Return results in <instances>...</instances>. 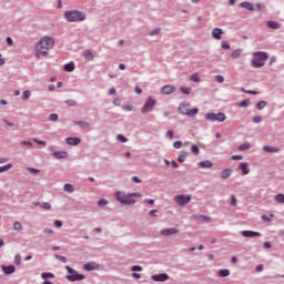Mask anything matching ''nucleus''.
<instances>
[{
  "label": "nucleus",
  "instance_id": "1",
  "mask_svg": "<svg viewBox=\"0 0 284 284\" xmlns=\"http://www.w3.org/2000/svg\"><path fill=\"white\" fill-rule=\"evenodd\" d=\"M54 48V38L44 36L40 39V41L36 44V57L39 59L40 57H48L50 50Z\"/></svg>",
  "mask_w": 284,
  "mask_h": 284
},
{
  "label": "nucleus",
  "instance_id": "2",
  "mask_svg": "<svg viewBox=\"0 0 284 284\" xmlns=\"http://www.w3.org/2000/svg\"><path fill=\"white\" fill-rule=\"evenodd\" d=\"M64 19H67L69 23H79L81 21H85L88 16L83 11L70 10L64 12Z\"/></svg>",
  "mask_w": 284,
  "mask_h": 284
},
{
  "label": "nucleus",
  "instance_id": "3",
  "mask_svg": "<svg viewBox=\"0 0 284 284\" xmlns=\"http://www.w3.org/2000/svg\"><path fill=\"white\" fill-rule=\"evenodd\" d=\"M268 55L266 52H255L253 54V59H252V65L253 68H263V65H265V61H267Z\"/></svg>",
  "mask_w": 284,
  "mask_h": 284
},
{
  "label": "nucleus",
  "instance_id": "4",
  "mask_svg": "<svg viewBox=\"0 0 284 284\" xmlns=\"http://www.w3.org/2000/svg\"><path fill=\"white\" fill-rule=\"evenodd\" d=\"M115 199L122 205H134V203H136V200H134L131 194L121 191L115 192Z\"/></svg>",
  "mask_w": 284,
  "mask_h": 284
},
{
  "label": "nucleus",
  "instance_id": "5",
  "mask_svg": "<svg viewBox=\"0 0 284 284\" xmlns=\"http://www.w3.org/2000/svg\"><path fill=\"white\" fill-rule=\"evenodd\" d=\"M192 105L190 103L187 104H181L179 106L180 114H184L186 116H196L199 114V108L191 109Z\"/></svg>",
  "mask_w": 284,
  "mask_h": 284
},
{
  "label": "nucleus",
  "instance_id": "6",
  "mask_svg": "<svg viewBox=\"0 0 284 284\" xmlns=\"http://www.w3.org/2000/svg\"><path fill=\"white\" fill-rule=\"evenodd\" d=\"M65 270L70 274L67 275V281H71V283H74V281H83V278H85V275L79 274V272L74 271V268L70 266H65Z\"/></svg>",
  "mask_w": 284,
  "mask_h": 284
},
{
  "label": "nucleus",
  "instance_id": "7",
  "mask_svg": "<svg viewBox=\"0 0 284 284\" xmlns=\"http://www.w3.org/2000/svg\"><path fill=\"white\" fill-rule=\"evenodd\" d=\"M174 201L178 205L183 207V206L187 205V203H190V201H192V195H176L174 197Z\"/></svg>",
  "mask_w": 284,
  "mask_h": 284
},
{
  "label": "nucleus",
  "instance_id": "8",
  "mask_svg": "<svg viewBox=\"0 0 284 284\" xmlns=\"http://www.w3.org/2000/svg\"><path fill=\"white\" fill-rule=\"evenodd\" d=\"M156 105V100L152 99V97L148 98L145 104L142 108V114H148L151 110Z\"/></svg>",
  "mask_w": 284,
  "mask_h": 284
},
{
  "label": "nucleus",
  "instance_id": "9",
  "mask_svg": "<svg viewBox=\"0 0 284 284\" xmlns=\"http://www.w3.org/2000/svg\"><path fill=\"white\" fill-rule=\"evenodd\" d=\"M151 278L156 283H165V281H170V275H168V273H162V274L152 275Z\"/></svg>",
  "mask_w": 284,
  "mask_h": 284
},
{
  "label": "nucleus",
  "instance_id": "10",
  "mask_svg": "<svg viewBox=\"0 0 284 284\" xmlns=\"http://www.w3.org/2000/svg\"><path fill=\"white\" fill-rule=\"evenodd\" d=\"M212 38L215 39V41H221V39H223V29L221 28H214L211 32Z\"/></svg>",
  "mask_w": 284,
  "mask_h": 284
},
{
  "label": "nucleus",
  "instance_id": "11",
  "mask_svg": "<svg viewBox=\"0 0 284 284\" xmlns=\"http://www.w3.org/2000/svg\"><path fill=\"white\" fill-rule=\"evenodd\" d=\"M242 236H244L245 239H252L254 236H261L260 232H254V231H242L241 232Z\"/></svg>",
  "mask_w": 284,
  "mask_h": 284
},
{
  "label": "nucleus",
  "instance_id": "12",
  "mask_svg": "<svg viewBox=\"0 0 284 284\" xmlns=\"http://www.w3.org/2000/svg\"><path fill=\"white\" fill-rule=\"evenodd\" d=\"M161 234L162 236H172V234H179V229H164Z\"/></svg>",
  "mask_w": 284,
  "mask_h": 284
},
{
  "label": "nucleus",
  "instance_id": "13",
  "mask_svg": "<svg viewBox=\"0 0 284 284\" xmlns=\"http://www.w3.org/2000/svg\"><path fill=\"white\" fill-rule=\"evenodd\" d=\"M239 170L242 171V176H246L250 173V168L247 166V162H241L239 165Z\"/></svg>",
  "mask_w": 284,
  "mask_h": 284
},
{
  "label": "nucleus",
  "instance_id": "14",
  "mask_svg": "<svg viewBox=\"0 0 284 284\" xmlns=\"http://www.w3.org/2000/svg\"><path fill=\"white\" fill-rule=\"evenodd\" d=\"M173 92H176V88L173 85H164L162 88V94H173Z\"/></svg>",
  "mask_w": 284,
  "mask_h": 284
},
{
  "label": "nucleus",
  "instance_id": "15",
  "mask_svg": "<svg viewBox=\"0 0 284 284\" xmlns=\"http://www.w3.org/2000/svg\"><path fill=\"white\" fill-rule=\"evenodd\" d=\"M267 28H270L271 30H278L281 28V23L270 20L266 22Z\"/></svg>",
  "mask_w": 284,
  "mask_h": 284
},
{
  "label": "nucleus",
  "instance_id": "16",
  "mask_svg": "<svg viewBox=\"0 0 284 284\" xmlns=\"http://www.w3.org/2000/svg\"><path fill=\"white\" fill-rule=\"evenodd\" d=\"M65 142L68 143V145H79V143H81V139H79V138H67Z\"/></svg>",
  "mask_w": 284,
  "mask_h": 284
},
{
  "label": "nucleus",
  "instance_id": "17",
  "mask_svg": "<svg viewBox=\"0 0 284 284\" xmlns=\"http://www.w3.org/2000/svg\"><path fill=\"white\" fill-rule=\"evenodd\" d=\"M240 7L245 8V10H250V11L254 10V4L247 1L241 2Z\"/></svg>",
  "mask_w": 284,
  "mask_h": 284
},
{
  "label": "nucleus",
  "instance_id": "18",
  "mask_svg": "<svg viewBox=\"0 0 284 284\" xmlns=\"http://www.w3.org/2000/svg\"><path fill=\"white\" fill-rule=\"evenodd\" d=\"M53 156H55V159H67L68 158V152L57 151V152L53 153Z\"/></svg>",
  "mask_w": 284,
  "mask_h": 284
},
{
  "label": "nucleus",
  "instance_id": "19",
  "mask_svg": "<svg viewBox=\"0 0 284 284\" xmlns=\"http://www.w3.org/2000/svg\"><path fill=\"white\" fill-rule=\"evenodd\" d=\"M187 154H190L187 151H181L178 158L179 163H185V159H187Z\"/></svg>",
  "mask_w": 284,
  "mask_h": 284
},
{
  "label": "nucleus",
  "instance_id": "20",
  "mask_svg": "<svg viewBox=\"0 0 284 284\" xmlns=\"http://www.w3.org/2000/svg\"><path fill=\"white\" fill-rule=\"evenodd\" d=\"M2 270L4 274H14L16 267L14 265L2 266Z\"/></svg>",
  "mask_w": 284,
  "mask_h": 284
},
{
  "label": "nucleus",
  "instance_id": "21",
  "mask_svg": "<svg viewBox=\"0 0 284 284\" xmlns=\"http://www.w3.org/2000/svg\"><path fill=\"white\" fill-rule=\"evenodd\" d=\"M199 165H200V168L210 169V168H212L214 164L212 163V161L206 160V161L200 162Z\"/></svg>",
  "mask_w": 284,
  "mask_h": 284
},
{
  "label": "nucleus",
  "instance_id": "22",
  "mask_svg": "<svg viewBox=\"0 0 284 284\" xmlns=\"http://www.w3.org/2000/svg\"><path fill=\"white\" fill-rule=\"evenodd\" d=\"M222 179H230L232 176V169H225L221 173Z\"/></svg>",
  "mask_w": 284,
  "mask_h": 284
},
{
  "label": "nucleus",
  "instance_id": "23",
  "mask_svg": "<svg viewBox=\"0 0 284 284\" xmlns=\"http://www.w3.org/2000/svg\"><path fill=\"white\" fill-rule=\"evenodd\" d=\"M225 119H227V116H225V113H223V112L215 114V121H219V123H223V121H225Z\"/></svg>",
  "mask_w": 284,
  "mask_h": 284
},
{
  "label": "nucleus",
  "instance_id": "24",
  "mask_svg": "<svg viewBox=\"0 0 284 284\" xmlns=\"http://www.w3.org/2000/svg\"><path fill=\"white\" fill-rule=\"evenodd\" d=\"M83 57H85L88 61H94V53L90 50L84 51Z\"/></svg>",
  "mask_w": 284,
  "mask_h": 284
},
{
  "label": "nucleus",
  "instance_id": "25",
  "mask_svg": "<svg viewBox=\"0 0 284 284\" xmlns=\"http://www.w3.org/2000/svg\"><path fill=\"white\" fill-rule=\"evenodd\" d=\"M65 72H74V62L64 64Z\"/></svg>",
  "mask_w": 284,
  "mask_h": 284
},
{
  "label": "nucleus",
  "instance_id": "26",
  "mask_svg": "<svg viewBox=\"0 0 284 284\" xmlns=\"http://www.w3.org/2000/svg\"><path fill=\"white\" fill-rule=\"evenodd\" d=\"M74 125H79L80 128H90V123L85 121H74Z\"/></svg>",
  "mask_w": 284,
  "mask_h": 284
},
{
  "label": "nucleus",
  "instance_id": "27",
  "mask_svg": "<svg viewBox=\"0 0 284 284\" xmlns=\"http://www.w3.org/2000/svg\"><path fill=\"white\" fill-rule=\"evenodd\" d=\"M250 148H252V144H250V143H244V144H241L240 146H239V150H240V152H245V150H250Z\"/></svg>",
  "mask_w": 284,
  "mask_h": 284
},
{
  "label": "nucleus",
  "instance_id": "28",
  "mask_svg": "<svg viewBox=\"0 0 284 284\" xmlns=\"http://www.w3.org/2000/svg\"><path fill=\"white\" fill-rule=\"evenodd\" d=\"M274 201H276V203L283 204L284 203V194L280 193V194L275 195Z\"/></svg>",
  "mask_w": 284,
  "mask_h": 284
},
{
  "label": "nucleus",
  "instance_id": "29",
  "mask_svg": "<svg viewBox=\"0 0 284 284\" xmlns=\"http://www.w3.org/2000/svg\"><path fill=\"white\" fill-rule=\"evenodd\" d=\"M190 81H193L194 83H199V81H201V78L199 77V73L191 74Z\"/></svg>",
  "mask_w": 284,
  "mask_h": 284
},
{
  "label": "nucleus",
  "instance_id": "30",
  "mask_svg": "<svg viewBox=\"0 0 284 284\" xmlns=\"http://www.w3.org/2000/svg\"><path fill=\"white\" fill-rule=\"evenodd\" d=\"M264 152H278V149L270 145L263 146Z\"/></svg>",
  "mask_w": 284,
  "mask_h": 284
},
{
  "label": "nucleus",
  "instance_id": "31",
  "mask_svg": "<svg viewBox=\"0 0 284 284\" xmlns=\"http://www.w3.org/2000/svg\"><path fill=\"white\" fill-rule=\"evenodd\" d=\"M206 121H216V113H206Z\"/></svg>",
  "mask_w": 284,
  "mask_h": 284
},
{
  "label": "nucleus",
  "instance_id": "32",
  "mask_svg": "<svg viewBox=\"0 0 284 284\" xmlns=\"http://www.w3.org/2000/svg\"><path fill=\"white\" fill-rule=\"evenodd\" d=\"M54 258H57V261H60V263H68V258L63 255L55 254Z\"/></svg>",
  "mask_w": 284,
  "mask_h": 284
},
{
  "label": "nucleus",
  "instance_id": "33",
  "mask_svg": "<svg viewBox=\"0 0 284 284\" xmlns=\"http://www.w3.org/2000/svg\"><path fill=\"white\" fill-rule=\"evenodd\" d=\"M219 275H220L222 278H225V276H229V275H230V270H220V271H219Z\"/></svg>",
  "mask_w": 284,
  "mask_h": 284
},
{
  "label": "nucleus",
  "instance_id": "34",
  "mask_svg": "<svg viewBox=\"0 0 284 284\" xmlns=\"http://www.w3.org/2000/svg\"><path fill=\"white\" fill-rule=\"evenodd\" d=\"M232 59H239V57H241V49L234 50L231 53Z\"/></svg>",
  "mask_w": 284,
  "mask_h": 284
},
{
  "label": "nucleus",
  "instance_id": "35",
  "mask_svg": "<svg viewBox=\"0 0 284 284\" xmlns=\"http://www.w3.org/2000/svg\"><path fill=\"white\" fill-rule=\"evenodd\" d=\"M64 192H74V186L70 183L64 184Z\"/></svg>",
  "mask_w": 284,
  "mask_h": 284
},
{
  "label": "nucleus",
  "instance_id": "36",
  "mask_svg": "<svg viewBox=\"0 0 284 284\" xmlns=\"http://www.w3.org/2000/svg\"><path fill=\"white\" fill-rule=\"evenodd\" d=\"M8 170H12V164H7L4 166H0V174L2 172H8Z\"/></svg>",
  "mask_w": 284,
  "mask_h": 284
},
{
  "label": "nucleus",
  "instance_id": "37",
  "mask_svg": "<svg viewBox=\"0 0 284 284\" xmlns=\"http://www.w3.org/2000/svg\"><path fill=\"white\" fill-rule=\"evenodd\" d=\"M230 205H231L232 207H236V205H237L236 195H232V196H231Z\"/></svg>",
  "mask_w": 284,
  "mask_h": 284
},
{
  "label": "nucleus",
  "instance_id": "38",
  "mask_svg": "<svg viewBox=\"0 0 284 284\" xmlns=\"http://www.w3.org/2000/svg\"><path fill=\"white\" fill-rule=\"evenodd\" d=\"M116 139L121 143H128V138H125V135H123V134H118Z\"/></svg>",
  "mask_w": 284,
  "mask_h": 284
},
{
  "label": "nucleus",
  "instance_id": "39",
  "mask_svg": "<svg viewBox=\"0 0 284 284\" xmlns=\"http://www.w3.org/2000/svg\"><path fill=\"white\" fill-rule=\"evenodd\" d=\"M180 90L182 94H190V92H192V89L189 87H182Z\"/></svg>",
  "mask_w": 284,
  "mask_h": 284
},
{
  "label": "nucleus",
  "instance_id": "40",
  "mask_svg": "<svg viewBox=\"0 0 284 284\" xmlns=\"http://www.w3.org/2000/svg\"><path fill=\"white\" fill-rule=\"evenodd\" d=\"M23 225H21V222H14L13 223V230H17L18 232H20V230H22Z\"/></svg>",
  "mask_w": 284,
  "mask_h": 284
},
{
  "label": "nucleus",
  "instance_id": "41",
  "mask_svg": "<svg viewBox=\"0 0 284 284\" xmlns=\"http://www.w3.org/2000/svg\"><path fill=\"white\" fill-rule=\"evenodd\" d=\"M31 95L32 93L30 91H24L22 95L23 101H28V99H30Z\"/></svg>",
  "mask_w": 284,
  "mask_h": 284
},
{
  "label": "nucleus",
  "instance_id": "42",
  "mask_svg": "<svg viewBox=\"0 0 284 284\" xmlns=\"http://www.w3.org/2000/svg\"><path fill=\"white\" fill-rule=\"evenodd\" d=\"M33 142L37 143L38 145H42L43 148H45L47 143L43 140H39L37 138L33 139Z\"/></svg>",
  "mask_w": 284,
  "mask_h": 284
},
{
  "label": "nucleus",
  "instance_id": "43",
  "mask_svg": "<svg viewBox=\"0 0 284 284\" xmlns=\"http://www.w3.org/2000/svg\"><path fill=\"white\" fill-rule=\"evenodd\" d=\"M191 152H193V154H199L201 150H199V146L196 144H193L191 146Z\"/></svg>",
  "mask_w": 284,
  "mask_h": 284
},
{
  "label": "nucleus",
  "instance_id": "44",
  "mask_svg": "<svg viewBox=\"0 0 284 284\" xmlns=\"http://www.w3.org/2000/svg\"><path fill=\"white\" fill-rule=\"evenodd\" d=\"M214 81H216V83H223L225 81V78H223V75H215Z\"/></svg>",
  "mask_w": 284,
  "mask_h": 284
},
{
  "label": "nucleus",
  "instance_id": "45",
  "mask_svg": "<svg viewBox=\"0 0 284 284\" xmlns=\"http://www.w3.org/2000/svg\"><path fill=\"white\" fill-rule=\"evenodd\" d=\"M221 48L223 49V50H230V42H227V41H222V43H221Z\"/></svg>",
  "mask_w": 284,
  "mask_h": 284
},
{
  "label": "nucleus",
  "instance_id": "46",
  "mask_svg": "<svg viewBox=\"0 0 284 284\" xmlns=\"http://www.w3.org/2000/svg\"><path fill=\"white\" fill-rule=\"evenodd\" d=\"M267 105V102L265 101H260L257 103V110H263Z\"/></svg>",
  "mask_w": 284,
  "mask_h": 284
},
{
  "label": "nucleus",
  "instance_id": "47",
  "mask_svg": "<svg viewBox=\"0 0 284 284\" xmlns=\"http://www.w3.org/2000/svg\"><path fill=\"white\" fill-rule=\"evenodd\" d=\"M182 145H183V142L181 141H175L173 143V148H175V150H181Z\"/></svg>",
  "mask_w": 284,
  "mask_h": 284
},
{
  "label": "nucleus",
  "instance_id": "48",
  "mask_svg": "<svg viewBox=\"0 0 284 284\" xmlns=\"http://www.w3.org/2000/svg\"><path fill=\"white\" fill-rule=\"evenodd\" d=\"M14 264H16V265H21V254H17V255L14 256Z\"/></svg>",
  "mask_w": 284,
  "mask_h": 284
},
{
  "label": "nucleus",
  "instance_id": "49",
  "mask_svg": "<svg viewBox=\"0 0 284 284\" xmlns=\"http://www.w3.org/2000/svg\"><path fill=\"white\" fill-rule=\"evenodd\" d=\"M65 103H67V105H70V108L77 106V101L75 100H67Z\"/></svg>",
  "mask_w": 284,
  "mask_h": 284
},
{
  "label": "nucleus",
  "instance_id": "50",
  "mask_svg": "<svg viewBox=\"0 0 284 284\" xmlns=\"http://www.w3.org/2000/svg\"><path fill=\"white\" fill-rule=\"evenodd\" d=\"M41 277L42 278H54V274H52V273H42Z\"/></svg>",
  "mask_w": 284,
  "mask_h": 284
},
{
  "label": "nucleus",
  "instance_id": "51",
  "mask_svg": "<svg viewBox=\"0 0 284 284\" xmlns=\"http://www.w3.org/2000/svg\"><path fill=\"white\" fill-rule=\"evenodd\" d=\"M160 33H161V29L158 28V29H154L153 31L150 32V37H156Z\"/></svg>",
  "mask_w": 284,
  "mask_h": 284
},
{
  "label": "nucleus",
  "instance_id": "52",
  "mask_svg": "<svg viewBox=\"0 0 284 284\" xmlns=\"http://www.w3.org/2000/svg\"><path fill=\"white\" fill-rule=\"evenodd\" d=\"M98 205H99L100 207H103L104 205H108V200H105V199L99 200Z\"/></svg>",
  "mask_w": 284,
  "mask_h": 284
},
{
  "label": "nucleus",
  "instance_id": "53",
  "mask_svg": "<svg viewBox=\"0 0 284 284\" xmlns=\"http://www.w3.org/2000/svg\"><path fill=\"white\" fill-rule=\"evenodd\" d=\"M239 105L240 108H247V105H250V100H243Z\"/></svg>",
  "mask_w": 284,
  "mask_h": 284
},
{
  "label": "nucleus",
  "instance_id": "54",
  "mask_svg": "<svg viewBox=\"0 0 284 284\" xmlns=\"http://www.w3.org/2000/svg\"><path fill=\"white\" fill-rule=\"evenodd\" d=\"M131 270H132V272H143V267L140 265H134V266H132Z\"/></svg>",
  "mask_w": 284,
  "mask_h": 284
},
{
  "label": "nucleus",
  "instance_id": "55",
  "mask_svg": "<svg viewBox=\"0 0 284 284\" xmlns=\"http://www.w3.org/2000/svg\"><path fill=\"white\" fill-rule=\"evenodd\" d=\"M40 206H42L44 210H52V205L48 202L42 203Z\"/></svg>",
  "mask_w": 284,
  "mask_h": 284
},
{
  "label": "nucleus",
  "instance_id": "56",
  "mask_svg": "<svg viewBox=\"0 0 284 284\" xmlns=\"http://www.w3.org/2000/svg\"><path fill=\"white\" fill-rule=\"evenodd\" d=\"M84 270H87L88 272H92L94 270V265H92V264H84Z\"/></svg>",
  "mask_w": 284,
  "mask_h": 284
},
{
  "label": "nucleus",
  "instance_id": "57",
  "mask_svg": "<svg viewBox=\"0 0 284 284\" xmlns=\"http://www.w3.org/2000/svg\"><path fill=\"white\" fill-rule=\"evenodd\" d=\"M28 171L30 172V174H39L40 172L39 169H34V168H29Z\"/></svg>",
  "mask_w": 284,
  "mask_h": 284
},
{
  "label": "nucleus",
  "instance_id": "58",
  "mask_svg": "<svg viewBox=\"0 0 284 284\" xmlns=\"http://www.w3.org/2000/svg\"><path fill=\"white\" fill-rule=\"evenodd\" d=\"M49 119H50V121H58L59 115L57 113H52Z\"/></svg>",
  "mask_w": 284,
  "mask_h": 284
},
{
  "label": "nucleus",
  "instance_id": "59",
  "mask_svg": "<svg viewBox=\"0 0 284 284\" xmlns=\"http://www.w3.org/2000/svg\"><path fill=\"white\" fill-rule=\"evenodd\" d=\"M166 136H168L169 139H174V131L169 130V131L166 132Z\"/></svg>",
  "mask_w": 284,
  "mask_h": 284
},
{
  "label": "nucleus",
  "instance_id": "60",
  "mask_svg": "<svg viewBox=\"0 0 284 284\" xmlns=\"http://www.w3.org/2000/svg\"><path fill=\"white\" fill-rule=\"evenodd\" d=\"M54 225H55V227H63V222L55 220Z\"/></svg>",
  "mask_w": 284,
  "mask_h": 284
},
{
  "label": "nucleus",
  "instance_id": "61",
  "mask_svg": "<svg viewBox=\"0 0 284 284\" xmlns=\"http://www.w3.org/2000/svg\"><path fill=\"white\" fill-rule=\"evenodd\" d=\"M261 121H263V118H261V116L253 118L254 123H261Z\"/></svg>",
  "mask_w": 284,
  "mask_h": 284
},
{
  "label": "nucleus",
  "instance_id": "62",
  "mask_svg": "<svg viewBox=\"0 0 284 284\" xmlns=\"http://www.w3.org/2000/svg\"><path fill=\"white\" fill-rule=\"evenodd\" d=\"M20 143L21 145H28V148H32V142L21 141Z\"/></svg>",
  "mask_w": 284,
  "mask_h": 284
},
{
  "label": "nucleus",
  "instance_id": "63",
  "mask_svg": "<svg viewBox=\"0 0 284 284\" xmlns=\"http://www.w3.org/2000/svg\"><path fill=\"white\" fill-rule=\"evenodd\" d=\"M113 104H115V105H121V99L115 98V99L113 100Z\"/></svg>",
  "mask_w": 284,
  "mask_h": 284
},
{
  "label": "nucleus",
  "instance_id": "64",
  "mask_svg": "<svg viewBox=\"0 0 284 284\" xmlns=\"http://www.w3.org/2000/svg\"><path fill=\"white\" fill-rule=\"evenodd\" d=\"M132 181L134 183H141V179H139V176H132Z\"/></svg>",
  "mask_w": 284,
  "mask_h": 284
}]
</instances>
